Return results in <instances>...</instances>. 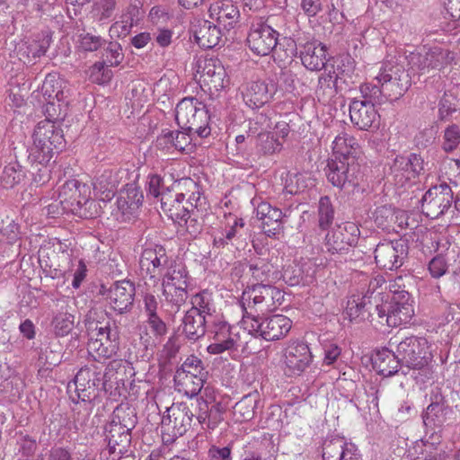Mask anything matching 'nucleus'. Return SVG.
Segmentation results:
<instances>
[{
    "instance_id": "nucleus-1",
    "label": "nucleus",
    "mask_w": 460,
    "mask_h": 460,
    "mask_svg": "<svg viewBox=\"0 0 460 460\" xmlns=\"http://www.w3.org/2000/svg\"><path fill=\"white\" fill-rule=\"evenodd\" d=\"M284 300L283 293L272 285L247 286L242 294L243 321L251 322L273 312Z\"/></svg>"
},
{
    "instance_id": "nucleus-2",
    "label": "nucleus",
    "mask_w": 460,
    "mask_h": 460,
    "mask_svg": "<svg viewBox=\"0 0 460 460\" xmlns=\"http://www.w3.org/2000/svg\"><path fill=\"white\" fill-rule=\"evenodd\" d=\"M325 174L329 182L349 193L364 190V172L358 159H328Z\"/></svg>"
},
{
    "instance_id": "nucleus-3",
    "label": "nucleus",
    "mask_w": 460,
    "mask_h": 460,
    "mask_svg": "<svg viewBox=\"0 0 460 460\" xmlns=\"http://www.w3.org/2000/svg\"><path fill=\"white\" fill-rule=\"evenodd\" d=\"M175 119L181 129L192 132L201 138L210 135L208 111L195 97H185L177 104Z\"/></svg>"
},
{
    "instance_id": "nucleus-4",
    "label": "nucleus",
    "mask_w": 460,
    "mask_h": 460,
    "mask_svg": "<svg viewBox=\"0 0 460 460\" xmlns=\"http://www.w3.org/2000/svg\"><path fill=\"white\" fill-rule=\"evenodd\" d=\"M65 146L63 130L55 121L43 120L38 123L33 132V148L31 155L40 164H47L54 153L60 152Z\"/></svg>"
},
{
    "instance_id": "nucleus-5",
    "label": "nucleus",
    "mask_w": 460,
    "mask_h": 460,
    "mask_svg": "<svg viewBox=\"0 0 460 460\" xmlns=\"http://www.w3.org/2000/svg\"><path fill=\"white\" fill-rule=\"evenodd\" d=\"M193 411L186 402L172 403L164 411L161 420V438L164 445L174 443L190 428Z\"/></svg>"
},
{
    "instance_id": "nucleus-6",
    "label": "nucleus",
    "mask_w": 460,
    "mask_h": 460,
    "mask_svg": "<svg viewBox=\"0 0 460 460\" xmlns=\"http://www.w3.org/2000/svg\"><path fill=\"white\" fill-rule=\"evenodd\" d=\"M189 272L181 262H171L163 277V296L176 312L188 298Z\"/></svg>"
},
{
    "instance_id": "nucleus-7",
    "label": "nucleus",
    "mask_w": 460,
    "mask_h": 460,
    "mask_svg": "<svg viewBox=\"0 0 460 460\" xmlns=\"http://www.w3.org/2000/svg\"><path fill=\"white\" fill-rule=\"evenodd\" d=\"M374 80L382 83L385 98L390 101L398 100L411 84V76L404 66L393 60L384 64Z\"/></svg>"
},
{
    "instance_id": "nucleus-8",
    "label": "nucleus",
    "mask_w": 460,
    "mask_h": 460,
    "mask_svg": "<svg viewBox=\"0 0 460 460\" xmlns=\"http://www.w3.org/2000/svg\"><path fill=\"white\" fill-rule=\"evenodd\" d=\"M102 380V374L97 366L81 367L67 385L70 399L75 403L91 402L98 395L97 391Z\"/></svg>"
},
{
    "instance_id": "nucleus-9",
    "label": "nucleus",
    "mask_w": 460,
    "mask_h": 460,
    "mask_svg": "<svg viewBox=\"0 0 460 460\" xmlns=\"http://www.w3.org/2000/svg\"><path fill=\"white\" fill-rule=\"evenodd\" d=\"M267 22L264 17H254L246 39L251 51L261 57L269 55L278 43L279 33Z\"/></svg>"
},
{
    "instance_id": "nucleus-10",
    "label": "nucleus",
    "mask_w": 460,
    "mask_h": 460,
    "mask_svg": "<svg viewBox=\"0 0 460 460\" xmlns=\"http://www.w3.org/2000/svg\"><path fill=\"white\" fill-rule=\"evenodd\" d=\"M249 330L248 334L261 337L266 341H277L285 337L291 329V320L282 314H274L266 318L259 317L251 322L244 320Z\"/></svg>"
},
{
    "instance_id": "nucleus-11",
    "label": "nucleus",
    "mask_w": 460,
    "mask_h": 460,
    "mask_svg": "<svg viewBox=\"0 0 460 460\" xmlns=\"http://www.w3.org/2000/svg\"><path fill=\"white\" fill-rule=\"evenodd\" d=\"M397 358L408 368L421 369L430 359L426 339L407 337L396 346Z\"/></svg>"
},
{
    "instance_id": "nucleus-12",
    "label": "nucleus",
    "mask_w": 460,
    "mask_h": 460,
    "mask_svg": "<svg viewBox=\"0 0 460 460\" xmlns=\"http://www.w3.org/2000/svg\"><path fill=\"white\" fill-rule=\"evenodd\" d=\"M213 342L207 350L209 354H221L226 350H237L245 348L246 342L243 341L239 333H234L228 323L223 320L214 321L208 330Z\"/></svg>"
},
{
    "instance_id": "nucleus-13",
    "label": "nucleus",
    "mask_w": 460,
    "mask_h": 460,
    "mask_svg": "<svg viewBox=\"0 0 460 460\" xmlns=\"http://www.w3.org/2000/svg\"><path fill=\"white\" fill-rule=\"evenodd\" d=\"M454 193L447 183L429 188L423 195L421 203L422 213L431 219L438 218L452 206Z\"/></svg>"
},
{
    "instance_id": "nucleus-14",
    "label": "nucleus",
    "mask_w": 460,
    "mask_h": 460,
    "mask_svg": "<svg viewBox=\"0 0 460 460\" xmlns=\"http://www.w3.org/2000/svg\"><path fill=\"white\" fill-rule=\"evenodd\" d=\"M360 236L358 226L354 222L338 225L325 237V247L332 254H341L357 245Z\"/></svg>"
},
{
    "instance_id": "nucleus-15",
    "label": "nucleus",
    "mask_w": 460,
    "mask_h": 460,
    "mask_svg": "<svg viewBox=\"0 0 460 460\" xmlns=\"http://www.w3.org/2000/svg\"><path fill=\"white\" fill-rule=\"evenodd\" d=\"M90 187L76 179L67 180L59 189L58 199L65 203L67 211L82 214L86 206L91 207L94 200L91 199Z\"/></svg>"
},
{
    "instance_id": "nucleus-16",
    "label": "nucleus",
    "mask_w": 460,
    "mask_h": 460,
    "mask_svg": "<svg viewBox=\"0 0 460 460\" xmlns=\"http://www.w3.org/2000/svg\"><path fill=\"white\" fill-rule=\"evenodd\" d=\"M455 59V54L447 49L433 47L424 54H413L411 63L420 75L442 71L450 66Z\"/></svg>"
},
{
    "instance_id": "nucleus-17",
    "label": "nucleus",
    "mask_w": 460,
    "mask_h": 460,
    "mask_svg": "<svg viewBox=\"0 0 460 460\" xmlns=\"http://www.w3.org/2000/svg\"><path fill=\"white\" fill-rule=\"evenodd\" d=\"M342 66L338 65L337 68L332 71L322 73L318 77L315 94L320 102H328L338 93V80L344 74L353 71V62L349 56L341 59Z\"/></svg>"
},
{
    "instance_id": "nucleus-18",
    "label": "nucleus",
    "mask_w": 460,
    "mask_h": 460,
    "mask_svg": "<svg viewBox=\"0 0 460 460\" xmlns=\"http://www.w3.org/2000/svg\"><path fill=\"white\" fill-rule=\"evenodd\" d=\"M408 253L404 240L385 241L376 245L375 250L376 263L385 270H396L403 264Z\"/></svg>"
},
{
    "instance_id": "nucleus-19",
    "label": "nucleus",
    "mask_w": 460,
    "mask_h": 460,
    "mask_svg": "<svg viewBox=\"0 0 460 460\" xmlns=\"http://www.w3.org/2000/svg\"><path fill=\"white\" fill-rule=\"evenodd\" d=\"M171 262L173 261L169 259L165 248L162 245L155 244L154 246L146 247L142 251L139 259V267L144 276L155 279L163 274L164 270L170 266Z\"/></svg>"
},
{
    "instance_id": "nucleus-20",
    "label": "nucleus",
    "mask_w": 460,
    "mask_h": 460,
    "mask_svg": "<svg viewBox=\"0 0 460 460\" xmlns=\"http://www.w3.org/2000/svg\"><path fill=\"white\" fill-rule=\"evenodd\" d=\"M197 73L199 75V83L208 87L209 92L222 90L227 80L226 73L221 61L217 58H203L197 63Z\"/></svg>"
},
{
    "instance_id": "nucleus-21",
    "label": "nucleus",
    "mask_w": 460,
    "mask_h": 460,
    "mask_svg": "<svg viewBox=\"0 0 460 460\" xmlns=\"http://www.w3.org/2000/svg\"><path fill=\"white\" fill-rule=\"evenodd\" d=\"M283 357L286 373L289 376H299L313 361V355L308 345L298 341L287 345Z\"/></svg>"
},
{
    "instance_id": "nucleus-22",
    "label": "nucleus",
    "mask_w": 460,
    "mask_h": 460,
    "mask_svg": "<svg viewBox=\"0 0 460 460\" xmlns=\"http://www.w3.org/2000/svg\"><path fill=\"white\" fill-rule=\"evenodd\" d=\"M379 318L385 317L388 326L397 327L405 324L411 319L413 310L409 301L391 299L374 306Z\"/></svg>"
},
{
    "instance_id": "nucleus-23",
    "label": "nucleus",
    "mask_w": 460,
    "mask_h": 460,
    "mask_svg": "<svg viewBox=\"0 0 460 460\" xmlns=\"http://www.w3.org/2000/svg\"><path fill=\"white\" fill-rule=\"evenodd\" d=\"M322 456L323 460H363L358 447L340 436L323 441Z\"/></svg>"
},
{
    "instance_id": "nucleus-24",
    "label": "nucleus",
    "mask_w": 460,
    "mask_h": 460,
    "mask_svg": "<svg viewBox=\"0 0 460 460\" xmlns=\"http://www.w3.org/2000/svg\"><path fill=\"white\" fill-rule=\"evenodd\" d=\"M196 418L201 429L204 430H214L224 420L225 409L221 402L208 401L199 397L194 410Z\"/></svg>"
},
{
    "instance_id": "nucleus-25",
    "label": "nucleus",
    "mask_w": 460,
    "mask_h": 460,
    "mask_svg": "<svg viewBox=\"0 0 460 460\" xmlns=\"http://www.w3.org/2000/svg\"><path fill=\"white\" fill-rule=\"evenodd\" d=\"M135 285L129 280L115 282L109 289L108 300L111 308L119 314L131 310L135 297Z\"/></svg>"
},
{
    "instance_id": "nucleus-26",
    "label": "nucleus",
    "mask_w": 460,
    "mask_h": 460,
    "mask_svg": "<svg viewBox=\"0 0 460 460\" xmlns=\"http://www.w3.org/2000/svg\"><path fill=\"white\" fill-rule=\"evenodd\" d=\"M276 91V85L272 82L254 81L243 92V101L248 107L258 109L270 102Z\"/></svg>"
},
{
    "instance_id": "nucleus-27",
    "label": "nucleus",
    "mask_w": 460,
    "mask_h": 460,
    "mask_svg": "<svg viewBox=\"0 0 460 460\" xmlns=\"http://www.w3.org/2000/svg\"><path fill=\"white\" fill-rule=\"evenodd\" d=\"M256 216L261 221L262 230L268 236L275 237L283 231L284 215L279 208L261 202L256 208Z\"/></svg>"
},
{
    "instance_id": "nucleus-28",
    "label": "nucleus",
    "mask_w": 460,
    "mask_h": 460,
    "mask_svg": "<svg viewBox=\"0 0 460 460\" xmlns=\"http://www.w3.org/2000/svg\"><path fill=\"white\" fill-rule=\"evenodd\" d=\"M299 58L306 69L321 71L328 61L327 48L320 42L308 41L300 46Z\"/></svg>"
},
{
    "instance_id": "nucleus-29",
    "label": "nucleus",
    "mask_w": 460,
    "mask_h": 460,
    "mask_svg": "<svg viewBox=\"0 0 460 460\" xmlns=\"http://www.w3.org/2000/svg\"><path fill=\"white\" fill-rule=\"evenodd\" d=\"M211 18L217 20L226 30L234 29L239 22L240 11L233 0H218L209 7Z\"/></svg>"
},
{
    "instance_id": "nucleus-30",
    "label": "nucleus",
    "mask_w": 460,
    "mask_h": 460,
    "mask_svg": "<svg viewBox=\"0 0 460 460\" xmlns=\"http://www.w3.org/2000/svg\"><path fill=\"white\" fill-rule=\"evenodd\" d=\"M375 106L366 101H351L349 104L351 122L361 130L369 128L378 118Z\"/></svg>"
},
{
    "instance_id": "nucleus-31",
    "label": "nucleus",
    "mask_w": 460,
    "mask_h": 460,
    "mask_svg": "<svg viewBox=\"0 0 460 460\" xmlns=\"http://www.w3.org/2000/svg\"><path fill=\"white\" fill-rule=\"evenodd\" d=\"M248 286L266 285L265 283H270L277 278L273 277V265L268 259L260 256H253L248 260Z\"/></svg>"
},
{
    "instance_id": "nucleus-32",
    "label": "nucleus",
    "mask_w": 460,
    "mask_h": 460,
    "mask_svg": "<svg viewBox=\"0 0 460 460\" xmlns=\"http://www.w3.org/2000/svg\"><path fill=\"white\" fill-rule=\"evenodd\" d=\"M161 208L172 221L181 226V219L186 217L191 208L186 201L180 197H175L171 189L168 187L163 194L161 199Z\"/></svg>"
},
{
    "instance_id": "nucleus-33",
    "label": "nucleus",
    "mask_w": 460,
    "mask_h": 460,
    "mask_svg": "<svg viewBox=\"0 0 460 460\" xmlns=\"http://www.w3.org/2000/svg\"><path fill=\"white\" fill-rule=\"evenodd\" d=\"M374 369L381 376L389 377L398 372L402 361L397 358V352L387 348H382L376 351L372 357Z\"/></svg>"
},
{
    "instance_id": "nucleus-34",
    "label": "nucleus",
    "mask_w": 460,
    "mask_h": 460,
    "mask_svg": "<svg viewBox=\"0 0 460 460\" xmlns=\"http://www.w3.org/2000/svg\"><path fill=\"white\" fill-rule=\"evenodd\" d=\"M359 145L358 140L348 133L342 132L332 142V158L347 160L349 157L359 161Z\"/></svg>"
},
{
    "instance_id": "nucleus-35",
    "label": "nucleus",
    "mask_w": 460,
    "mask_h": 460,
    "mask_svg": "<svg viewBox=\"0 0 460 460\" xmlns=\"http://www.w3.org/2000/svg\"><path fill=\"white\" fill-rule=\"evenodd\" d=\"M171 190L175 193V197H180L186 200V204L192 207H199L200 203V187L191 178H182L173 182Z\"/></svg>"
},
{
    "instance_id": "nucleus-36",
    "label": "nucleus",
    "mask_w": 460,
    "mask_h": 460,
    "mask_svg": "<svg viewBox=\"0 0 460 460\" xmlns=\"http://www.w3.org/2000/svg\"><path fill=\"white\" fill-rule=\"evenodd\" d=\"M194 38L199 47L212 49L218 45L222 33L220 29L213 22L203 20L199 21L194 30Z\"/></svg>"
},
{
    "instance_id": "nucleus-37",
    "label": "nucleus",
    "mask_w": 460,
    "mask_h": 460,
    "mask_svg": "<svg viewBox=\"0 0 460 460\" xmlns=\"http://www.w3.org/2000/svg\"><path fill=\"white\" fill-rule=\"evenodd\" d=\"M25 383L13 369L7 367L0 374V392L10 400H16L23 391Z\"/></svg>"
},
{
    "instance_id": "nucleus-38",
    "label": "nucleus",
    "mask_w": 460,
    "mask_h": 460,
    "mask_svg": "<svg viewBox=\"0 0 460 460\" xmlns=\"http://www.w3.org/2000/svg\"><path fill=\"white\" fill-rule=\"evenodd\" d=\"M371 296L352 295L348 298L344 314L350 321L360 322L371 314Z\"/></svg>"
},
{
    "instance_id": "nucleus-39",
    "label": "nucleus",
    "mask_w": 460,
    "mask_h": 460,
    "mask_svg": "<svg viewBox=\"0 0 460 460\" xmlns=\"http://www.w3.org/2000/svg\"><path fill=\"white\" fill-rule=\"evenodd\" d=\"M207 323L205 314L196 310H188L182 319V332L187 339L197 341L206 333Z\"/></svg>"
},
{
    "instance_id": "nucleus-40",
    "label": "nucleus",
    "mask_w": 460,
    "mask_h": 460,
    "mask_svg": "<svg viewBox=\"0 0 460 460\" xmlns=\"http://www.w3.org/2000/svg\"><path fill=\"white\" fill-rule=\"evenodd\" d=\"M143 193L134 184H127L119 192L117 199V206L122 215H132L143 202Z\"/></svg>"
},
{
    "instance_id": "nucleus-41",
    "label": "nucleus",
    "mask_w": 460,
    "mask_h": 460,
    "mask_svg": "<svg viewBox=\"0 0 460 460\" xmlns=\"http://www.w3.org/2000/svg\"><path fill=\"white\" fill-rule=\"evenodd\" d=\"M72 262L70 255L65 252H52L47 259H40V268L46 278L52 279L65 278L67 271L63 269L61 262Z\"/></svg>"
},
{
    "instance_id": "nucleus-42",
    "label": "nucleus",
    "mask_w": 460,
    "mask_h": 460,
    "mask_svg": "<svg viewBox=\"0 0 460 460\" xmlns=\"http://www.w3.org/2000/svg\"><path fill=\"white\" fill-rule=\"evenodd\" d=\"M105 440L109 456L112 460H120L121 456L128 451L131 443V433L105 432Z\"/></svg>"
},
{
    "instance_id": "nucleus-43",
    "label": "nucleus",
    "mask_w": 460,
    "mask_h": 460,
    "mask_svg": "<svg viewBox=\"0 0 460 460\" xmlns=\"http://www.w3.org/2000/svg\"><path fill=\"white\" fill-rule=\"evenodd\" d=\"M260 402L258 393H251L244 395L234 406V416L237 421L243 422L252 420Z\"/></svg>"
},
{
    "instance_id": "nucleus-44",
    "label": "nucleus",
    "mask_w": 460,
    "mask_h": 460,
    "mask_svg": "<svg viewBox=\"0 0 460 460\" xmlns=\"http://www.w3.org/2000/svg\"><path fill=\"white\" fill-rule=\"evenodd\" d=\"M207 376H183L181 374L174 375V385L180 393H183L186 396L192 398L199 394L201 391Z\"/></svg>"
},
{
    "instance_id": "nucleus-45",
    "label": "nucleus",
    "mask_w": 460,
    "mask_h": 460,
    "mask_svg": "<svg viewBox=\"0 0 460 460\" xmlns=\"http://www.w3.org/2000/svg\"><path fill=\"white\" fill-rule=\"evenodd\" d=\"M119 349L118 341H102V339L91 338L88 342V351L99 359L111 358L116 355Z\"/></svg>"
},
{
    "instance_id": "nucleus-46",
    "label": "nucleus",
    "mask_w": 460,
    "mask_h": 460,
    "mask_svg": "<svg viewBox=\"0 0 460 460\" xmlns=\"http://www.w3.org/2000/svg\"><path fill=\"white\" fill-rule=\"evenodd\" d=\"M256 148L263 155H272L282 150L283 143L271 132L259 133L256 139Z\"/></svg>"
},
{
    "instance_id": "nucleus-47",
    "label": "nucleus",
    "mask_w": 460,
    "mask_h": 460,
    "mask_svg": "<svg viewBox=\"0 0 460 460\" xmlns=\"http://www.w3.org/2000/svg\"><path fill=\"white\" fill-rule=\"evenodd\" d=\"M116 9V0H98L93 4L90 14L93 21L103 23L112 18Z\"/></svg>"
},
{
    "instance_id": "nucleus-48",
    "label": "nucleus",
    "mask_w": 460,
    "mask_h": 460,
    "mask_svg": "<svg viewBox=\"0 0 460 460\" xmlns=\"http://www.w3.org/2000/svg\"><path fill=\"white\" fill-rule=\"evenodd\" d=\"M111 419L113 420V423H119V425L125 426L128 429L131 430L137 422L135 409L128 403L118 405L114 409Z\"/></svg>"
},
{
    "instance_id": "nucleus-49",
    "label": "nucleus",
    "mask_w": 460,
    "mask_h": 460,
    "mask_svg": "<svg viewBox=\"0 0 460 460\" xmlns=\"http://www.w3.org/2000/svg\"><path fill=\"white\" fill-rule=\"evenodd\" d=\"M359 89L363 97L362 101H366L373 105L382 104L387 100L382 87V83L367 82L361 84Z\"/></svg>"
},
{
    "instance_id": "nucleus-50",
    "label": "nucleus",
    "mask_w": 460,
    "mask_h": 460,
    "mask_svg": "<svg viewBox=\"0 0 460 460\" xmlns=\"http://www.w3.org/2000/svg\"><path fill=\"white\" fill-rule=\"evenodd\" d=\"M23 177L22 167L17 162H13L4 166L0 176V181L4 188L9 189L20 183Z\"/></svg>"
},
{
    "instance_id": "nucleus-51",
    "label": "nucleus",
    "mask_w": 460,
    "mask_h": 460,
    "mask_svg": "<svg viewBox=\"0 0 460 460\" xmlns=\"http://www.w3.org/2000/svg\"><path fill=\"white\" fill-rule=\"evenodd\" d=\"M399 214L402 216V211H397L391 206L378 207L374 213L375 223L382 229H394L393 223L398 218Z\"/></svg>"
},
{
    "instance_id": "nucleus-52",
    "label": "nucleus",
    "mask_w": 460,
    "mask_h": 460,
    "mask_svg": "<svg viewBox=\"0 0 460 460\" xmlns=\"http://www.w3.org/2000/svg\"><path fill=\"white\" fill-rule=\"evenodd\" d=\"M448 406L427 407L423 416L424 424L433 429H441L447 421Z\"/></svg>"
},
{
    "instance_id": "nucleus-53",
    "label": "nucleus",
    "mask_w": 460,
    "mask_h": 460,
    "mask_svg": "<svg viewBox=\"0 0 460 460\" xmlns=\"http://www.w3.org/2000/svg\"><path fill=\"white\" fill-rule=\"evenodd\" d=\"M334 220V208L328 196L322 197L318 206V226L327 230Z\"/></svg>"
},
{
    "instance_id": "nucleus-54",
    "label": "nucleus",
    "mask_w": 460,
    "mask_h": 460,
    "mask_svg": "<svg viewBox=\"0 0 460 460\" xmlns=\"http://www.w3.org/2000/svg\"><path fill=\"white\" fill-rule=\"evenodd\" d=\"M232 225L221 232L220 235L215 236L214 245L217 247H224L233 240L244 226V221L243 218L237 217H230Z\"/></svg>"
},
{
    "instance_id": "nucleus-55",
    "label": "nucleus",
    "mask_w": 460,
    "mask_h": 460,
    "mask_svg": "<svg viewBox=\"0 0 460 460\" xmlns=\"http://www.w3.org/2000/svg\"><path fill=\"white\" fill-rule=\"evenodd\" d=\"M410 166L408 178H416L424 169V160L417 154H411L409 156L396 157V167L403 168Z\"/></svg>"
},
{
    "instance_id": "nucleus-56",
    "label": "nucleus",
    "mask_w": 460,
    "mask_h": 460,
    "mask_svg": "<svg viewBox=\"0 0 460 460\" xmlns=\"http://www.w3.org/2000/svg\"><path fill=\"white\" fill-rule=\"evenodd\" d=\"M192 307L190 310H196L201 314L210 316L215 312L213 305L212 294L208 290H203L191 298Z\"/></svg>"
},
{
    "instance_id": "nucleus-57",
    "label": "nucleus",
    "mask_w": 460,
    "mask_h": 460,
    "mask_svg": "<svg viewBox=\"0 0 460 460\" xmlns=\"http://www.w3.org/2000/svg\"><path fill=\"white\" fill-rule=\"evenodd\" d=\"M75 316L67 312L57 314L52 320L54 332L58 336L67 335L74 328Z\"/></svg>"
},
{
    "instance_id": "nucleus-58",
    "label": "nucleus",
    "mask_w": 460,
    "mask_h": 460,
    "mask_svg": "<svg viewBox=\"0 0 460 460\" xmlns=\"http://www.w3.org/2000/svg\"><path fill=\"white\" fill-rule=\"evenodd\" d=\"M181 374L183 376H207L208 372L205 371L203 362L196 356L188 357L181 366L176 370L175 375Z\"/></svg>"
},
{
    "instance_id": "nucleus-59",
    "label": "nucleus",
    "mask_w": 460,
    "mask_h": 460,
    "mask_svg": "<svg viewBox=\"0 0 460 460\" xmlns=\"http://www.w3.org/2000/svg\"><path fill=\"white\" fill-rule=\"evenodd\" d=\"M182 223L185 226L186 231L191 236L195 237L200 234L203 227V220L199 207H192L188 215L181 219Z\"/></svg>"
},
{
    "instance_id": "nucleus-60",
    "label": "nucleus",
    "mask_w": 460,
    "mask_h": 460,
    "mask_svg": "<svg viewBox=\"0 0 460 460\" xmlns=\"http://www.w3.org/2000/svg\"><path fill=\"white\" fill-rule=\"evenodd\" d=\"M459 145L460 127L456 124L449 125L444 130L441 147L446 153H452L458 147Z\"/></svg>"
},
{
    "instance_id": "nucleus-61",
    "label": "nucleus",
    "mask_w": 460,
    "mask_h": 460,
    "mask_svg": "<svg viewBox=\"0 0 460 460\" xmlns=\"http://www.w3.org/2000/svg\"><path fill=\"white\" fill-rule=\"evenodd\" d=\"M271 125V119L266 112L257 113L249 119L248 136L269 132Z\"/></svg>"
},
{
    "instance_id": "nucleus-62",
    "label": "nucleus",
    "mask_w": 460,
    "mask_h": 460,
    "mask_svg": "<svg viewBox=\"0 0 460 460\" xmlns=\"http://www.w3.org/2000/svg\"><path fill=\"white\" fill-rule=\"evenodd\" d=\"M457 110L456 98L447 93H444L438 104V115L441 120H447Z\"/></svg>"
},
{
    "instance_id": "nucleus-63",
    "label": "nucleus",
    "mask_w": 460,
    "mask_h": 460,
    "mask_svg": "<svg viewBox=\"0 0 460 460\" xmlns=\"http://www.w3.org/2000/svg\"><path fill=\"white\" fill-rule=\"evenodd\" d=\"M301 275L303 277V285H310L315 279L319 265L314 259H307L301 264H298Z\"/></svg>"
},
{
    "instance_id": "nucleus-64",
    "label": "nucleus",
    "mask_w": 460,
    "mask_h": 460,
    "mask_svg": "<svg viewBox=\"0 0 460 460\" xmlns=\"http://www.w3.org/2000/svg\"><path fill=\"white\" fill-rule=\"evenodd\" d=\"M304 178V175L301 173L288 172L285 179V190L289 194H296L303 191L305 188Z\"/></svg>"
}]
</instances>
